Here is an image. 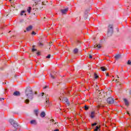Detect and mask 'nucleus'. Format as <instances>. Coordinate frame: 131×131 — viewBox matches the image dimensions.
I'll list each match as a JSON object with an SVG mask.
<instances>
[{
	"mask_svg": "<svg viewBox=\"0 0 131 131\" xmlns=\"http://www.w3.org/2000/svg\"><path fill=\"white\" fill-rule=\"evenodd\" d=\"M127 65H131V61L130 60H128L127 62Z\"/></svg>",
	"mask_w": 131,
	"mask_h": 131,
	"instance_id": "nucleus-26",
	"label": "nucleus"
},
{
	"mask_svg": "<svg viewBox=\"0 0 131 131\" xmlns=\"http://www.w3.org/2000/svg\"><path fill=\"white\" fill-rule=\"evenodd\" d=\"M118 76V78H119V77H118V76Z\"/></svg>",
	"mask_w": 131,
	"mask_h": 131,
	"instance_id": "nucleus-46",
	"label": "nucleus"
},
{
	"mask_svg": "<svg viewBox=\"0 0 131 131\" xmlns=\"http://www.w3.org/2000/svg\"><path fill=\"white\" fill-rule=\"evenodd\" d=\"M5 92H7V89L5 90Z\"/></svg>",
	"mask_w": 131,
	"mask_h": 131,
	"instance_id": "nucleus-44",
	"label": "nucleus"
},
{
	"mask_svg": "<svg viewBox=\"0 0 131 131\" xmlns=\"http://www.w3.org/2000/svg\"><path fill=\"white\" fill-rule=\"evenodd\" d=\"M46 58H47L48 59H50V58H51V54L48 55V56H47Z\"/></svg>",
	"mask_w": 131,
	"mask_h": 131,
	"instance_id": "nucleus-28",
	"label": "nucleus"
},
{
	"mask_svg": "<svg viewBox=\"0 0 131 131\" xmlns=\"http://www.w3.org/2000/svg\"><path fill=\"white\" fill-rule=\"evenodd\" d=\"M32 34L34 35H35V34H36V33L34 32V31H32Z\"/></svg>",
	"mask_w": 131,
	"mask_h": 131,
	"instance_id": "nucleus-30",
	"label": "nucleus"
},
{
	"mask_svg": "<svg viewBox=\"0 0 131 131\" xmlns=\"http://www.w3.org/2000/svg\"><path fill=\"white\" fill-rule=\"evenodd\" d=\"M89 58H90V59H92L93 56L92 55H91V54H89Z\"/></svg>",
	"mask_w": 131,
	"mask_h": 131,
	"instance_id": "nucleus-32",
	"label": "nucleus"
},
{
	"mask_svg": "<svg viewBox=\"0 0 131 131\" xmlns=\"http://www.w3.org/2000/svg\"><path fill=\"white\" fill-rule=\"evenodd\" d=\"M31 124H36V121L35 120H33L30 121Z\"/></svg>",
	"mask_w": 131,
	"mask_h": 131,
	"instance_id": "nucleus-15",
	"label": "nucleus"
},
{
	"mask_svg": "<svg viewBox=\"0 0 131 131\" xmlns=\"http://www.w3.org/2000/svg\"><path fill=\"white\" fill-rule=\"evenodd\" d=\"M9 2H12V0H9Z\"/></svg>",
	"mask_w": 131,
	"mask_h": 131,
	"instance_id": "nucleus-43",
	"label": "nucleus"
},
{
	"mask_svg": "<svg viewBox=\"0 0 131 131\" xmlns=\"http://www.w3.org/2000/svg\"><path fill=\"white\" fill-rule=\"evenodd\" d=\"M41 117H45L46 116V113L45 112H42L40 115Z\"/></svg>",
	"mask_w": 131,
	"mask_h": 131,
	"instance_id": "nucleus-14",
	"label": "nucleus"
},
{
	"mask_svg": "<svg viewBox=\"0 0 131 131\" xmlns=\"http://www.w3.org/2000/svg\"><path fill=\"white\" fill-rule=\"evenodd\" d=\"M34 94H35V95H37V92H35Z\"/></svg>",
	"mask_w": 131,
	"mask_h": 131,
	"instance_id": "nucleus-37",
	"label": "nucleus"
},
{
	"mask_svg": "<svg viewBox=\"0 0 131 131\" xmlns=\"http://www.w3.org/2000/svg\"><path fill=\"white\" fill-rule=\"evenodd\" d=\"M127 114H129V113L128 112H127Z\"/></svg>",
	"mask_w": 131,
	"mask_h": 131,
	"instance_id": "nucleus-45",
	"label": "nucleus"
},
{
	"mask_svg": "<svg viewBox=\"0 0 131 131\" xmlns=\"http://www.w3.org/2000/svg\"><path fill=\"white\" fill-rule=\"evenodd\" d=\"M46 3H48V1L46 0H39L37 3H35L36 9L37 10H42L44 6H46Z\"/></svg>",
	"mask_w": 131,
	"mask_h": 131,
	"instance_id": "nucleus-2",
	"label": "nucleus"
},
{
	"mask_svg": "<svg viewBox=\"0 0 131 131\" xmlns=\"http://www.w3.org/2000/svg\"><path fill=\"white\" fill-rule=\"evenodd\" d=\"M96 48H97V49H101V48H102V46L101 45V44H96L94 46V49H96Z\"/></svg>",
	"mask_w": 131,
	"mask_h": 131,
	"instance_id": "nucleus-11",
	"label": "nucleus"
},
{
	"mask_svg": "<svg viewBox=\"0 0 131 131\" xmlns=\"http://www.w3.org/2000/svg\"><path fill=\"white\" fill-rule=\"evenodd\" d=\"M27 12L29 13H30L31 12V7H28V9H27Z\"/></svg>",
	"mask_w": 131,
	"mask_h": 131,
	"instance_id": "nucleus-20",
	"label": "nucleus"
},
{
	"mask_svg": "<svg viewBox=\"0 0 131 131\" xmlns=\"http://www.w3.org/2000/svg\"><path fill=\"white\" fill-rule=\"evenodd\" d=\"M25 15H26V14H25Z\"/></svg>",
	"mask_w": 131,
	"mask_h": 131,
	"instance_id": "nucleus-49",
	"label": "nucleus"
},
{
	"mask_svg": "<svg viewBox=\"0 0 131 131\" xmlns=\"http://www.w3.org/2000/svg\"><path fill=\"white\" fill-rule=\"evenodd\" d=\"M13 95L14 96H20V92H19L18 91H15L13 93Z\"/></svg>",
	"mask_w": 131,
	"mask_h": 131,
	"instance_id": "nucleus-13",
	"label": "nucleus"
},
{
	"mask_svg": "<svg viewBox=\"0 0 131 131\" xmlns=\"http://www.w3.org/2000/svg\"><path fill=\"white\" fill-rule=\"evenodd\" d=\"M56 74H57V73L56 72H53V74H51V77L53 78V79H54V78H56V76L55 75H56Z\"/></svg>",
	"mask_w": 131,
	"mask_h": 131,
	"instance_id": "nucleus-12",
	"label": "nucleus"
},
{
	"mask_svg": "<svg viewBox=\"0 0 131 131\" xmlns=\"http://www.w3.org/2000/svg\"><path fill=\"white\" fill-rule=\"evenodd\" d=\"M26 29H27V31H30V30H31V29H32V26H29L28 28H27Z\"/></svg>",
	"mask_w": 131,
	"mask_h": 131,
	"instance_id": "nucleus-16",
	"label": "nucleus"
},
{
	"mask_svg": "<svg viewBox=\"0 0 131 131\" xmlns=\"http://www.w3.org/2000/svg\"><path fill=\"white\" fill-rule=\"evenodd\" d=\"M45 98H46V106H49V105H50V98L49 97V96L46 95Z\"/></svg>",
	"mask_w": 131,
	"mask_h": 131,
	"instance_id": "nucleus-6",
	"label": "nucleus"
},
{
	"mask_svg": "<svg viewBox=\"0 0 131 131\" xmlns=\"http://www.w3.org/2000/svg\"><path fill=\"white\" fill-rule=\"evenodd\" d=\"M115 58L116 60H118L120 58V54H117L115 56Z\"/></svg>",
	"mask_w": 131,
	"mask_h": 131,
	"instance_id": "nucleus-19",
	"label": "nucleus"
},
{
	"mask_svg": "<svg viewBox=\"0 0 131 131\" xmlns=\"http://www.w3.org/2000/svg\"><path fill=\"white\" fill-rule=\"evenodd\" d=\"M2 100H4V98H1L0 100L2 101Z\"/></svg>",
	"mask_w": 131,
	"mask_h": 131,
	"instance_id": "nucleus-42",
	"label": "nucleus"
},
{
	"mask_svg": "<svg viewBox=\"0 0 131 131\" xmlns=\"http://www.w3.org/2000/svg\"><path fill=\"white\" fill-rule=\"evenodd\" d=\"M100 69L102 70V71H106V70H107V68H105L104 67H101Z\"/></svg>",
	"mask_w": 131,
	"mask_h": 131,
	"instance_id": "nucleus-17",
	"label": "nucleus"
},
{
	"mask_svg": "<svg viewBox=\"0 0 131 131\" xmlns=\"http://www.w3.org/2000/svg\"><path fill=\"white\" fill-rule=\"evenodd\" d=\"M116 82H118V80L116 79Z\"/></svg>",
	"mask_w": 131,
	"mask_h": 131,
	"instance_id": "nucleus-40",
	"label": "nucleus"
},
{
	"mask_svg": "<svg viewBox=\"0 0 131 131\" xmlns=\"http://www.w3.org/2000/svg\"><path fill=\"white\" fill-rule=\"evenodd\" d=\"M99 77V76H98V75L97 74V73H94V78H95V79H97V78H98Z\"/></svg>",
	"mask_w": 131,
	"mask_h": 131,
	"instance_id": "nucleus-22",
	"label": "nucleus"
},
{
	"mask_svg": "<svg viewBox=\"0 0 131 131\" xmlns=\"http://www.w3.org/2000/svg\"><path fill=\"white\" fill-rule=\"evenodd\" d=\"M83 108H84V110H85V111H87V110L88 109H89L90 106H88L86 105H85L84 106Z\"/></svg>",
	"mask_w": 131,
	"mask_h": 131,
	"instance_id": "nucleus-18",
	"label": "nucleus"
},
{
	"mask_svg": "<svg viewBox=\"0 0 131 131\" xmlns=\"http://www.w3.org/2000/svg\"><path fill=\"white\" fill-rule=\"evenodd\" d=\"M106 101L108 104H113L114 103V99L112 97H108Z\"/></svg>",
	"mask_w": 131,
	"mask_h": 131,
	"instance_id": "nucleus-5",
	"label": "nucleus"
},
{
	"mask_svg": "<svg viewBox=\"0 0 131 131\" xmlns=\"http://www.w3.org/2000/svg\"><path fill=\"white\" fill-rule=\"evenodd\" d=\"M47 88H48V86H46L43 88L44 89H46Z\"/></svg>",
	"mask_w": 131,
	"mask_h": 131,
	"instance_id": "nucleus-38",
	"label": "nucleus"
},
{
	"mask_svg": "<svg viewBox=\"0 0 131 131\" xmlns=\"http://www.w3.org/2000/svg\"><path fill=\"white\" fill-rule=\"evenodd\" d=\"M60 100L62 101L63 103H67L68 102V99L66 97H63L62 99L59 98Z\"/></svg>",
	"mask_w": 131,
	"mask_h": 131,
	"instance_id": "nucleus-7",
	"label": "nucleus"
},
{
	"mask_svg": "<svg viewBox=\"0 0 131 131\" xmlns=\"http://www.w3.org/2000/svg\"><path fill=\"white\" fill-rule=\"evenodd\" d=\"M25 93L27 99H29L30 100H32V99H33L34 94L32 89L30 87H27Z\"/></svg>",
	"mask_w": 131,
	"mask_h": 131,
	"instance_id": "nucleus-1",
	"label": "nucleus"
},
{
	"mask_svg": "<svg viewBox=\"0 0 131 131\" xmlns=\"http://www.w3.org/2000/svg\"><path fill=\"white\" fill-rule=\"evenodd\" d=\"M99 128H100V126H96V128L94 129V131H98V130H99Z\"/></svg>",
	"mask_w": 131,
	"mask_h": 131,
	"instance_id": "nucleus-24",
	"label": "nucleus"
},
{
	"mask_svg": "<svg viewBox=\"0 0 131 131\" xmlns=\"http://www.w3.org/2000/svg\"><path fill=\"white\" fill-rule=\"evenodd\" d=\"M34 112H35V114H36V113H38V111H37V110H35V111H34Z\"/></svg>",
	"mask_w": 131,
	"mask_h": 131,
	"instance_id": "nucleus-33",
	"label": "nucleus"
},
{
	"mask_svg": "<svg viewBox=\"0 0 131 131\" xmlns=\"http://www.w3.org/2000/svg\"><path fill=\"white\" fill-rule=\"evenodd\" d=\"M123 101L125 103V105L127 106V107L128 106V105H129V103H128V101H127V99L125 98L123 99Z\"/></svg>",
	"mask_w": 131,
	"mask_h": 131,
	"instance_id": "nucleus-10",
	"label": "nucleus"
},
{
	"mask_svg": "<svg viewBox=\"0 0 131 131\" xmlns=\"http://www.w3.org/2000/svg\"><path fill=\"white\" fill-rule=\"evenodd\" d=\"M39 46H42V44L41 43H39Z\"/></svg>",
	"mask_w": 131,
	"mask_h": 131,
	"instance_id": "nucleus-39",
	"label": "nucleus"
},
{
	"mask_svg": "<svg viewBox=\"0 0 131 131\" xmlns=\"http://www.w3.org/2000/svg\"><path fill=\"white\" fill-rule=\"evenodd\" d=\"M95 115H96V112L95 111L91 112L90 114L91 118H94L95 117Z\"/></svg>",
	"mask_w": 131,
	"mask_h": 131,
	"instance_id": "nucleus-8",
	"label": "nucleus"
},
{
	"mask_svg": "<svg viewBox=\"0 0 131 131\" xmlns=\"http://www.w3.org/2000/svg\"><path fill=\"white\" fill-rule=\"evenodd\" d=\"M37 55H40V52H37Z\"/></svg>",
	"mask_w": 131,
	"mask_h": 131,
	"instance_id": "nucleus-34",
	"label": "nucleus"
},
{
	"mask_svg": "<svg viewBox=\"0 0 131 131\" xmlns=\"http://www.w3.org/2000/svg\"><path fill=\"white\" fill-rule=\"evenodd\" d=\"M25 103L26 104H29V99H26L25 100Z\"/></svg>",
	"mask_w": 131,
	"mask_h": 131,
	"instance_id": "nucleus-25",
	"label": "nucleus"
},
{
	"mask_svg": "<svg viewBox=\"0 0 131 131\" xmlns=\"http://www.w3.org/2000/svg\"><path fill=\"white\" fill-rule=\"evenodd\" d=\"M25 32H26V31H25Z\"/></svg>",
	"mask_w": 131,
	"mask_h": 131,
	"instance_id": "nucleus-48",
	"label": "nucleus"
},
{
	"mask_svg": "<svg viewBox=\"0 0 131 131\" xmlns=\"http://www.w3.org/2000/svg\"><path fill=\"white\" fill-rule=\"evenodd\" d=\"M74 54H77V53H78V49H75L74 50Z\"/></svg>",
	"mask_w": 131,
	"mask_h": 131,
	"instance_id": "nucleus-21",
	"label": "nucleus"
},
{
	"mask_svg": "<svg viewBox=\"0 0 131 131\" xmlns=\"http://www.w3.org/2000/svg\"><path fill=\"white\" fill-rule=\"evenodd\" d=\"M106 76H109V74H108V73H107L106 74Z\"/></svg>",
	"mask_w": 131,
	"mask_h": 131,
	"instance_id": "nucleus-36",
	"label": "nucleus"
},
{
	"mask_svg": "<svg viewBox=\"0 0 131 131\" xmlns=\"http://www.w3.org/2000/svg\"><path fill=\"white\" fill-rule=\"evenodd\" d=\"M9 122L13 125L11 131H16L18 128V123L13 119H10Z\"/></svg>",
	"mask_w": 131,
	"mask_h": 131,
	"instance_id": "nucleus-3",
	"label": "nucleus"
},
{
	"mask_svg": "<svg viewBox=\"0 0 131 131\" xmlns=\"http://www.w3.org/2000/svg\"><path fill=\"white\" fill-rule=\"evenodd\" d=\"M35 114L36 116H38V113H36Z\"/></svg>",
	"mask_w": 131,
	"mask_h": 131,
	"instance_id": "nucleus-35",
	"label": "nucleus"
},
{
	"mask_svg": "<svg viewBox=\"0 0 131 131\" xmlns=\"http://www.w3.org/2000/svg\"><path fill=\"white\" fill-rule=\"evenodd\" d=\"M10 32H11V31H9V33H10Z\"/></svg>",
	"mask_w": 131,
	"mask_h": 131,
	"instance_id": "nucleus-47",
	"label": "nucleus"
},
{
	"mask_svg": "<svg viewBox=\"0 0 131 131\" xmlns=\"http://www.w3.org/2000/svg\"><path fill=\"white\" fill-rule=\"evenodd\" d=\"M26 11L25 10H23L21 11V13H20V15L21 16H23V15H24L25 13H26Z\"/></svg>",
	"mask_w": 131,
	"mask_h": 131,
	"instance_id": "nucleus-23",
	"label": "nucleus"
},
{
	"mask_svg": "<svg viewBox=\"0 0 131 131\" xmlns=\"http://www.w3.org/2000/svg\"><path fill=\"white\" fill-rule=\"evenodd\" d=\"M107 34L108 36H111L113 34V25H110L108 28Z\"/></svg>",
	"mask_w": 131,
	"mask_h": 131,
	"instance_id": "nucleus-4",
	"label": "nucleus"
},
{
	"mask_svg": "<svg viewBox=\"0 0 131 131\" xmlns=\"http://www.w3.org/2000/svg\"><path fill=\"white\" fill-rule=\"evenodd\" d=\"M60 11L62 13V14H67V13L68 12V8L61 9Z\"/></svg>",
	"mask_w": 131,
	"mask_h": 131,
	"instance_id": "nucleus-9",
	"label": "nucleus"
},
{
	"mask_svg": "<svg viewBox=\"0 0 131 131\" xmlns=\"http://www.w3.org/2000/svg\"><path fill=\"white\" fill-rule=\"evenodd\" d=\"M2 100H4V98H1L0 100L2 101Z\"/></svg>",
	"mask_w": 131,
	"mask_h": 131,
	"instance_id": "nucleus-41",
	"label": "nucleus"
},
{
	"mask_svg": "<svg viewBox=\"0 0 131 131\" xmlns=\"http://www.w3.org/2000/svg\"><path fill=\"white\" fill-rule=\"evenodd\" d=\"M97 125V123H94L93 124H92V126H95Z\"/></svg>",
	"mask_w": 131,
	"mask_h": 131,
	"instance_id": "nucleus-29",
	"label": "nucleus"
},
{
	"mask_svg": "<svg viewBox=\"0 0 131 131\" xmlns=\"http://www.w3.org/2000/svg\"><path fill=\"white\" fill-rule=\"evenodd\" d=\"M40 95V96H41L42 98H44V96H43L45 95L44 93H42Z\"/></svg>",
	"mask_w": 131,
	"mask_h": 131,
	"instance_id": "nucleus-27",
	"label": "nucleus"
},
{
	"mask_svg": "<svg viewBox=\"0 0 131 131\" xmlns=\"http://www.w3.org/2000/svg\"><path fill=\"white\" fill-rule=\"evenodd\" d=\"M35 51H36V49H34V48H33V49H32V52H35Z\"/></svg>",
	"mask_w": 131,
	"mask_h": 131,
	"instance_id": "nucleus-31",
	"label": "nucleus"
}]
</instances>
